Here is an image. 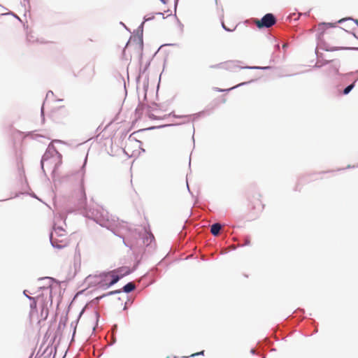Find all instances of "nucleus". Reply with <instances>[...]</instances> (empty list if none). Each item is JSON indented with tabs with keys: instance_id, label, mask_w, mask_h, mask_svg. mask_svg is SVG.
Returning <instances> with one entry per match:
<instances>
[{
	"instance_id": "1",
	"label": "nucleus",
	"mask_w": 358,
	"mask_h": 358,
	"mask_svg": "<svg viewBox=\"0 0 358 358\" xmlns=\"http://www.w3.org/2000/svg\"><path fill=\"white\" fill-rule=\"evenodd\" d=\"M71 110L66 106L54 108L50 112V117L57 123H64L71 117Z\"/></svg>"
},
{
	"instance_id": "2",
	"label": "nucleus",
	"mask_w": 358,
	"mask_h": 358,
	"mask_svg": "<svg viewBox=\"0 0 358 358\" xmlns=\"http://www.w3.org/2000/svg\"><path fill=\"white\" fill-rule=\"evenodd\" d=\"M50 241L53 247L62 248L66 245L67 238L64 229L62 227H54L50 234Z\"/></svg>"
},
{
	"instance_id": "3",
	"label": "nucleus",
	"mask_w": 358,
	"mask_h": 358,
	"mask_svg": "<svg viewBox=\"0 0 358 358\" xmlns=\"http://www.w3.org/2000/svg\"><path fill=\"white\" fill-rule=\"evenodd\" d=\"M61 164L62 155L58 152L51 157L48 153H45L41 160V166L43 170L45 166L48 169L55 171Z\"/></svg>"
},
{
	"instance_id": "4",
	"label": "nucleus",
	"mask_w": 358,
	"mask_h": 358,
	"mask_svg": "<svg viewBox=\"0 0 358 358\" xmlns=\"http://www.w3.org/2000/svg\"><path fill=\"white\" fill-rule=\"evenodd\" d=\"M69 182L73 183L75 182V186L78 194L80 196L85 198V192L84 188V173L83 171H79L76 173L74 176L69 178Z\"/></svg>"
},
{
	"instance_id": "5",
	"label": "nucleus",
	"mask_w": 358,
	"mask_h": 358,
	"mask_svg": "<svg viewBox=\"0 0 358 358\" xmlns=\"http://www.w3.org/2000/svg\"><path fill=\"white\" fill-rule=\"evenodd\" d=\"M277 19L274 14L268 13L265 14L260 20L257 21V26L259 29L269 28L274 25Z\"/></svg>"
},
{
	"instance_id": "6",
	"label": "nucleus",
	"mask_w": 358,
	"mask_h": 358,
	"mask_svg": "<svg viewBox=\"0 0 358 358\" xmlns=\"http://www.w3.org/2000/svg\"><path fill=\"white\" fill-rule=\"evenodd\" d=\"M223 69L226 70L233 71L234 69H259V70H268L271 69V66H238L235 64L234 62L229 61L227 62H224Z\"/></svg>"
},
{
	"instance_id": "7",
	"label": "nucleus",
	"mask_w": 358,
	"mask_h": 358,
	"mask_svg": "<svg viewBox=\"0 0 358 358\" xmlns=\"http://www.w3.org/2000/svg\"><path fill=\"white\" fill-rule=\"evenodd\" d=\"M329 64H331L329 68V74H336L339 75L342 77H345V74H341L339 73V68L341 66V62L339 60H329Z\"/></svg>"
},
{
	"instance_id": "8",
	"label": "nucleus",
	"mask_w": 358,
	"mask_h": 358,
	"mask_svg": "<svg viewBox=\"0 0 358 358\" xmlns=\"http://www.w3.org/2000/svg\"><path fill=\"white\" fill-rule=\"evenodd\" d=\"M115 271H112L111 273H108V275H110L112 278L111 281L109 282L108 286H111L114 284H115L120 278L122 277L129 275L131 273V271L129 268H125V273H122L121 274H117L115 275Z\"/></svg>"
},
{
	"instance_id": "9",
	"label": "nucleus",
	"mask_w": 358,
	"mask_h": 358,
	"mask_svg": "<svg viewBox=\"0 0 358 358\" xmlns=\"http://www.w3.org/2000/svg\"><path fill=\"white\" fill-rule=\"evenodd\" d=\"M322 50L328 52H334L338 50H358V47H335L330 46L328 44H324L322 47Z\"/></svg>"
},
{
	"instance_id": "10",
	"label": "nucleus",
	"mask_w": 358,
	"mask_h": 358,
	"mask_svg": "<svg viewBox=\"0 0 358 358\" xmlns=\"http://www.w3.org/2000/svg\"><path fill=\"white\" fill-rule=\"evenodd\" d=\"M253 81H254V80H251L248 81V82H243V83H240L238 85H235V86H234L232 87H230L229 89H221V88L215 87V90L217 91V92H229V91L233 90L234 89H236V88H238V87H239L241 86L246 85H248V84H249V83H252Z\"/></svg>"
},
{
	"instance_id": "11",
	"label": "nucleus",
	"mask_w": 358,
	"mask_h": 358,
	"mask_svg": "<svg viewBox=\"0 0 358 358\" xmlns=\"http://www.w3.org/2000/svg\"><path fill=\"white\" fill-rule=\"evenodd\" d=\"M335 26V24L331 22H322L318 26V31H320V34H323L327 28L334 27Z\"/></svg>"
},
{
	"instance_id": "12",
	"label": "nucleus",
	"mask_w": 358,
	"mask_h": 358,
	"mask_svg": "<svg viewBox=\"0 0 358 358\" xmlns=\"http://www.w3.org/2000/svg\"><path fill=\"white\" fill-rule=\"evenodd\" d=\"M222 228L221 224L219 222H215L210 226V233L214 236H217Z\"/></svg>"
},
{
	"instance_id": "13",
	"label": "nucleus",
	"mask_w": 358,
	"mask_h": 358,
	"mask_svg": "<svg viewBox=\"0 0 358 358\" xmlns=\"http://www.w3.org/2000/svg\"><path fill=\"white\" fill-rule=\"evenodd\" d=\"M357 82V79H355L351 84L346 86L342 92V94L343 95H348L350 94V92L354 89L355 87V84Z\"/></svg>"
},
{
	"instance_id": "14",
	"label": "nucleus",
	"mask_w": 358,
	"mask_h": 358,
	"mask_svg": "<svg viewBox=\"0 0 358 358\" xmlns=\"http://www.w3.org/2000/svg\"><path fill=\"white\" fill-rule=\"evenodd\" d=\"M136 286L133 282H129L122 288L123 291L126 293H129L135 289Z\"/></svg>"
},
{
	"instance_id": "15",
	"label": "nucleus",
	"mask_w": 358,
	"mask_h": 358,
	"mask_svg": "<svg viewBox=\"0 0 358 358\" xmlns=\"http://www.w3.org/2000/svg\"><path fill=\"white\" fill-rule=\"evenodd\" d=\"M348 20H351V21H353L357 26H358V20H356V19H354L351 17H345V18H342L341 20H339L337 23L338 24H341L345 21H348Z\"/></svg>"
},
{
	"instance_id": "16",
	"label": "nucleus",
	"mask_w": 358,
	"mask_h": 358,
	"mask_svg": "<svg viewBox=\"0 0 358 358\" xmlns=\"http://www.w3.org/2000/svg\"><path fill=\"white\" fill-rule=\"evenodd\" d=\"M254 208H257V210L259 211H261L263 210L264 208V204L262 203V202L260 201H257V206H253Z\"/></svg>"
},
{
	"instance_id": "17",
	"label": "nucleus",
	"mask_w": 358,
	"mask_h": 358,
	"mask_svg": "<svg viewBox=\"0 0 358 358\" xmlns=\"http://www.w3.org/2000/svg\"><path fill=\"white\" fill-rule=\"evenodd\" d=\"M329 64V60H324L321 64H319V62H317L314 67L315 68H320L326 64Z\"/></svg>"
},
{
	"instance_id": "18",
	"label": "nucleus",
	"mask_w": 358,
	"mask_h": 358,
	"mask_svg": "<svg viewBox=\"0 0 358 358\" xmlns=\"http://www.w3.org/2000/svg\"><path fill=\"white\" fill-rule=\"evenodd\" d=\"M223 66H224V63L223 62H221L220 64H215V65H211L210 66V68L212 69H223Z\"/></svg>"
},
{
	"instance_id": "19",
	"label": "nucleus",
	"mask_w": 358,
	"mask_h": 358,
	"mask_svg": "<svg viewBox=\"0 0 358 358\" xmlns=\"http://www.w3.org/2000/svg\"><path fill=\"white\" fill-rule=\"evenodd\" d=\"M179 124H160L157 126V128L158 129H160V128H164V127H172V126H175V125H178Z\"/></svg>"
},
{
	"instance_id": "20",
	"label": "nucleus",
	"mask_w": 358,
	"mask_h": 358,
	"mask_svg": "<svg viewBox=\"0 0 358 358\" xmlns=\"http://www.w3.org/2000/svg\"><path fill=\"white\" fill-rule=\"evenodd\" d=\"M30 299L32 300V302L30 304L31 308H36V301L34 298L29 297Z\"/></svg>"
},
{
	"instance_id": "21",
	"label": "nucleus",
	"mask_w": 358,
	"mask_h": 358,
	"mask_svg": "<svg viewBox=\"0 0 358 358\" xmlns=\"http://www.w3.org/2000/svg\"><path fill=\"white\" fill-rule=\"evenodd\" d=\"M204 355V350H202L199 352L194 353V354L191 355L189 357H196L199 355Z\"/></svg>"
},
{
	"instance_id": "22",
	"label": "nucleus",
	"mask_w": 358,
	"mask_h": 358,
	"mask_svg": "<svg viewBox=\"0 0 358 358\" xmlns=\"http://www.w3.org/2000/svg\"><path fill=\"white\" fill-rule=\"evenodd\" d=\"M222 27L223 29H224L226 31H228V32H231V31H233L234 30V29H231L228 28V27H227L224 24V22H222Z\"/></svg>"
},
{
	"instance_id": "23",
	"label": "nucleus",
	"mask_w": 358,
	"mask_h": 358,
	"mask_svg": "<svg viewBox=\"0 0 358 358\" xmlns=\"http://www.w3.org/2000/svg\"><path fill=\"white\" fill-rule=\"evenodd\" d=\"M125 268H128L127 267H122V268H120L119 269H117V271H115V272L117 273V274H121L122 273H125Z\"/></svg>"
},
{
	"instance_id": "24",
	"label": "nucleus",
	"mask_w": 358,
	"mask_h": 358,
	"mask_svg": "<svg viewBox=\"0 0 358 358\" xmlns=\"http://www.w3.org/2000/svg\"><path fill=\"white\" fill-rule=\"evenodd\" d=\"M355 73H358V70L355 71H351V72H349V73H345V76H352Z\"/></svg>"
},
{
	"instance_id": "25",
	"label": "nucleus",
	"mask_w": 358,
	"mask_h": 358,
	"mask_svg": "<svg viewBox=\"0 0 358 358\" xmlns=\"http://www.w3.org/2000/svg\"><path fill=\"white\" fill-rule=\"evenodd\" d=\"M250 240L248 238H245L244 245H250Z\"/></svg>"
},
{
	"instance_id": "26",
	"label": "nucleus",
	"mask_w": 358,
	"mask_h": 358,
	"mask_svg": "<svg viewBox=\"0 0 358 358\" xmlns=\"http://www.w3.org/2000/svg\"><path fill=\"white\" fill-rule=\"evenodd\" d=\"M165 45H173V44H164V45H160L159 47H158V48H157L158 52L159 51V50H160L162 47H164V46H165Z\"/></svg>"
},
{
	"instance_id": "27",
	"label": "nucleus",
	"mask_w": 358,
	"mask_h": 358,
	"mask_svg": "<svg viewBox=\"0 0 358 358\" xmlns=\"http://www.w3.org/2000/svg\"><path fill=\"white\" fill-rule=\"evenodd\" d=\"M315 53H316L317 57L318 59H320L322 57V53H319L317 50H316Z\"/></svg>"
},
{
	"instance_id": "28",
	"label": "nucleus",
	"mask_w": 358,
	"mask_h": 358,
	"mask_svg": "<svg viewBox=\"0 0 358 358\" xmlns=\"http://www.w3.org/2000/svg\"><path fill=\"white\" fill-rule=\"evenodd\" d=\"M161 76H162V73L160 74V76L158 78V84H157L158 90L159 89V85H160V81H161Z\"/></svg>"
},
{
	"instance_id": "29",
	"label": "nucleus",
	"mask_w": 358,
	"mask_h": 358,
	"mask_svg": "<svg viewBox=\"0 0 358 358\" xmlns=\"http://www.w3.org/2000/svg\"><path fill=\"white\" fill-rule=\"evenodd\" d=\"M173 116L176 118H182V117H187L186 115H173Z\"/></svg>"
},
{
	"instance_id": "30",
	"label": "nucleus",
	"mask_w": 358,
	"mask_h": 358,
	"mask_svg": "<svg viewBox=\"0 0 358 358\" xmlns=\"http://www.w3.org/2000/svg\"><path fill=\"white\" fill-rule=\"evenodd\" d=\"M250 353H251L252 355H255V353H256L255 350L254 348H252V349L250 350Z\"/></svg>"
},
{
	"instance_id": "31",
	"label": "nucleus",
	"mask_w": 358,
	"mask_h": 358,
	"mask_svg": "<svg viewBox=\"0 0 358 358\" xmlns=\"http://www.w3.org/2000/svg\"><path fill=\"white\" fill-rule=\"evenodd\" d=\"M287 47H288V45L287 43H285V44L282 45V48L284 50H286L287 48Z\"/></svg>"
},
{
	"instance_id": "32",
	"label": "nucleus",
	"mask_w": 358,
	"mask_h": 358,
	"mask_svg": "<svg viewBox=\"0 0 358 358\" xmlns=\"http://www.w3.org/2000/svg\"><path fill=\"white\" fill-rule=\"evenodd\" d=\"M115 293H120V290H116V291H114V292H111L110 294H115Z\"/></svg>"
},
{
	"instance_id": "33",
	"label": "nucleus",
	"mask_w": 358,
	"mask_h": 358,
	"mask_svg": "<svg viewBox=\"0 0 358 358\" xmlns=\"http://www.w3.org/2000/svg\"><path fill=\"white\" fill-rule=\"evenodd\" d=\"M157 15H162L163 19H164V18H165V17L164 16V14H163L162 13H161V12H158V13H157Z\"/></svg>"
},
{
	"instance_id": "34",
	"label": "nucleus",
	"mask_w": 358,
	"mask_h": 358,
	"mask_svg": "<svg viewBox=\"0 0 358 358\" xmlns=\"http://www.w3.org/2000/svg\"><path fill=\"white\" fill-rule=\"evenodd\" d=\"M351 34L353 35V36H354L355 38H356L357 39H358V36L356 35V34H355L354 32H352Z\"/></svg>"
},
{
	"instance_id": "35",
	"label": "nucleus",
	"mask_w": 358,
	"mask_h": 358,
	"mask_svg": "<svg viewBox=\"0 0 358 358\" xmlns=\"http://www.w3.org/2000/svg\"><path fill=\"white\" fill-rule=\"evenodd\" d=\"M187 189L189 191V193H191V191L189 189V185H188V182L187 181Z\"/></svg>"
},
{
	"instance_id": "36",
	"label": "nucleus",
	"mask_w": 358,
	"mask_h": 358,
	"mask_svg": "<svg viewBox=\"0 0 358 358\" xmlns=\"http://www.w3.org/2000/svg\"><path fill=\"white\" fill-rule=\"evenodd\" d=\"M355 166H351L350 165H348L345 169H350V168H355Z\"/></svg>"
},
{
	"instance_id": "37",
	"label": "nucleus",
	"mask_w": 358,
	"mask_h": 358,
	"mask_svg": "<svg viewBox=\"0 0 358 358\" xmlns=\"http://www.w3.org/2000/svg\"><path fill=\"white\" fill-rule=\"evenodd\" d=\"M177 1L175 2V8H176Z\"/></svg>"
},
{
	"instance_id": "38",
	"label": "nucleus",
	"mask_w": 358,
	"mask_h": 358,
	"mask_svg": "<svg viewBox=\"0 0 358 358\" xmlns=\"http://www.w3.org/2000/svg\"><path fill=\"white\" fill-rule=\"evenodd\" d=\"M157 107H158V110H159V109H160V106H159V104H158V105H157Z\"/></svg>"
},
{
	"instance_id": "39",
	"label": "nucleus",
	"mask_w": 358,
	"mask_h": 358,
	"mask_svg": "<svg viewBox=\"0 0 358 358\" xmlns=\"http://www.w3.org/2000/svg\"><path fill=\"white\" fill-rule=\"evenodd\" d=\"M158 120L161 119V117L158 115L157 117Z\"/></svg>"
},
{
	"instance_id": "40",
	"label": "nucleus",
	"mask_w": 358,
	"mask_h": 358,
	"mask_svg": "<svg viewBox=\"0 0 358 358\" xmlns=\"http://www.w3.org/2000/svg\"><path fill=\"white\" fill-rule=\"evenodd\" d=\"M201 113H203V112H201ZM200 114H201V113H197L196 115H199Z\"/></svg>"
},
{
	"instance_id": "41",
	"label": "nucleus",
	"mask_w": 358,
	"mask_h": 358,
	"mask_svg": "<svg viewBox=\"0 0 358 358\" xmlns=\"http://www.w3.org/2000/svg\"><path fill=\"white\" fill-rule=\"evenodd\" d=\"M222 101H223L224 103H225L226 99H222Z\"/></svg>"
},
{
	"instance_id": "42",
	"label": "nucleus",
	"mask_w": 358,
	"mask_h": 358,
	"mask_svg": "<svg viewBox=\"0 0 358 358\" xmlns=\"http://www.w3.org/2000/svg\"><path fill=\"white\" fill-rule=\"evenodd\" d=\"M192 129H193V131H194V126H192Z\"/></svg>"
},
{
	"instance_id": "43",
	"label": "nucleus",
	"mask_w": 358,
	"mask_h": 358,
	"mask_svg": "<svg viewBox=\"0 0 358 358\" xmlns=\"http://www.w3.org/2000/svg\"><path fill=\"white\" fill-rule=\"evenodd\" d=\"M182 358H187V357H182Z\"/></svg>"
},
{
	"instance_id": "44",
	"label": "nucleus",
	"mask_w": 358,
	"mask_h": 358,
	"mask_svg": "<svg viewBox=\"0 0 358 358\" xmlns=\"http://www.w3.org/2000/svg\"><path fill=\"white\" fill-rule=\"evenodd\" d=\"M319 34L321 35L320 33ZM318 38H320V36H318Z\"/></svg>"
},
{
	"instance_id": "45",
	"label": "nucleus",
	"mask_w": 358,
	"mask_h": 358,
	"mask_svg": "<svg viewBox=\"0 0 358 358\" xmlns=\"http://www.w3.org/2000/svg\"><path fill=\"white\" fill-rule=\"evenodd\" d=\"M262 358H266V356H263Z\"/></svg>"
},
{
	"instance_id": "46",
	"label": "nucleus",
	"mask_w": 358,
	"mask_h": 358,
	"mask_svg": "<svg viewBox=\"0 0 358 358\" xmlns=\"http://www.w3.org/2000/svg\"><path fill=\"white\" fill-rule=\"evenodd\" d=\"M166 358H169V357H166Z\"/></svg>"
}]
</instances>
